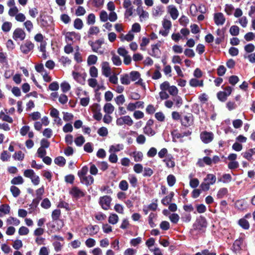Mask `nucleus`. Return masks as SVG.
Wrapping results in <instances>:
<instances>
[{"label": "nucleus", "mask_w": 255, "mask_h": 255, "mask_svg": "<svg viewBox=\"0 0 255 255\" xmlns=\"http://www.w3.org/2000/svg\"><path fill=\"white\" fill-rule=\"evenodd\" d=\"M24 155L21 151H19L17 152H15L13 155V157L18 160H22L24 158Z\"/></svg>", "instance_id": "60"}, {"label": "nucleus", "mask_w": 255, "mask_h": 255, "mask_svg": "<svg viewBox=\"0 0 255 255\" xmlns=\"http://www.w3.org/2000/svg\"><path fill=\"white\" fill-rule=\"evenodd\" d=\"M120 80L121 83L123 85H129L130 81L128 74H123L121 75Z\"/></svg>", "instance_id": "29"}, {"label": "nucleus", "mask_w": 255, "mask_h": 255, "mask_svg": "<svg viewBox=\"0 0 255 255\" xmlns=\"http://www.w3.org/2000/svg\"><path fill=\"white\" fill-rule=\"evenodd\" d=\"M133 122L129 116H125L118 118L116 121V124L118 126H122L123 125H126L128 126H131L133 125Z\"/></svg>", "instance_id": "5"}, {"label": "nucleus", "mask_w": 255, "mask_h": 255, "mask_svg": "<svg viewBox=\"0 0 255 255\" xmlns=\"http://www.w3.org/2000/svg\"><path fill=\"white\" fill-rule=\"evenodd\" d=\"M111 201V197L106 195L100 198L99 203L103 209L108 210L110 208Z\"/></svg>", "instance_id": "4"}, {"label": "nucleus", "mask_w": 255, "mask_h": 255, "mask_svg": "<svg viewBox=\"0 0 255 255\" xmlns=\"http://www.w3.org/2000/svg\"><path fill=\"white\" fill-rule=\"evenodd\" d=\"M20 221L17 218L10 217L6 220V223L7 225H13L14 226H18L20 224Z\"/></svg>", "instance_id": "24"}, {"label": "nucleus", "mask_w": 255, "mask_h": 255, "mask_svg": "<svg viewBox=\"0 0 255 255\" xmlns=\"http://www.w3.org/2000/svg\"><path fill=\"white\" fill-rule=\"evenodd\" d=\"M245 235H242L241 237L237 239L233 245V250L236 253H239L243 249Z\"/></svg>", "instance_id": "3"}, {"label": "nucleus", "mask_w": 255, "mask_h": 255, "mask_svg": "<svg viewBox=\"0 0 255 255\" xmlns=\"http://www.w3.org/2000/svg\"><path fill=\"white\" fill-rule=\"evenodd\" d=\"M240 28L238 26L233 25L230 27V33L233 36H237L239 34Z\"/></svg>", "instance_id": "39"}, {"label": "nucleus", "mask_w": 255, "mask_h": 255, "mask_svg": "<svg viewBox=\"0 0 255 255\" xmlns=\"http://www.w3.org/2000/svg\"><path fill=\"white\" fill-rule=\"evenodd\" d=\"M80 34L75 32H67L65 33V40L67 43H71L76 40H80Z\"/></svg>", "instance_id": "7"}, {"label": "nucleus", "mask_w": 255, "mask_h": 255, "mask_svg": "<svg viewBox=\"0 0 255 255\" xmlns=\"http://www.w3.org/2000/svg\"><path fill=\"white\" fill-rule=\"evenodd\" d=\"M10 212V207L7 204H2L0 206V217L2 216V214H7Z\"/></svg>", "instance_id": "21"}, {"label": "nucleus", "mask_w": 255, "mask_h": 255, "mask_svg": "<svg viewBox=\"0 0 255 255\" xmlns=\"http://www.w3.org/2000/svg\"><path fill=\"white\" fill-rule=\"evenodd\" d=\"M100 110L101 108L99 105L96 104L93 106V111L94 113L93 117L97 121H100L102 119V115L100 112Z\"/></svg>", "instance_id": "13"}, {"label": "nucleus", "mask_w": 255, "mask_h": 255, "mask_svg": "<svg viewBox=\"0 0 255 255\" xmlns=\"http://www.w3.org/2000/svg\"><path fill=\"white\" fill-rule=\"evenodd\" d=\"M89 171V168L87 166H83L81 170L78 172V176L80 179L81 177H83L87 175Z\"/></svg>", "instance_id": "25"}, {"label": "nucleus", "mask_w": 255, "mask_h": 255, "mask_svg": "<svg viewBox=\"0 0 255 255\" xmlns=\"http://www.w3.org/2000/svg\"><path fill=\"white\" fill-rule=\"evenodd\" d=\"M239 166V163L237 161H230L228 164V167L230 169H237Z\"/></svg>", "instance_id": "50"}, {"label": "nucleus", "mask_w": 255, "mask_h": 255, "mask_svg": "<svg viewBox=\"0 0 255 255\" xmlns=\"http://www.w3.org/2000/svg\"><path fill=\"white\" fill-rule=\"evenodd\" d=\"M214 136V134L212 132L204 131L200 133V138L204 143L211 142L213 140Z\"/></svg>", "instance_id": "6"}, {"label": "nucleus", "mask_w": 255, "mask_h": 255, "mask_svg": "<svg viewBox=\"0 0 255 255\" xmlns=\"http://www.w3.org/2000/svg\"><path fill=\"white\" fill-rule=\"evenodd\" d=\"M86 12V9L83 6H79L75 11V14L78 16L84 15Z\"/></svg>", "instance_id": "40"}, {"label": "nucleus", "mask_w": 255, "mask_h": 255, "mask_svg": "<svg viewBox=\"0 0 255 255\" xmlns=\"http://www.w3.org/2000/svg\"><path fill=\"white\" fill-rule=\"evenodd\" d=\"M239 81V78L237 76H231L229 78V82L230 84L233 86L235 85Z\"/></svg>", "instance_id": "54"}, {"label": "nucleus", "mask_w": 255, "mask_h": 255, "mask_svg": "<svg viewBox=\"0 0 255 255\" xmlns=\"http://www.w3.org/2000/svg\"><path fill=\"white\" fill-rule=\"evenodd\" d=\"M102 74L106 77H109L111 74V69L108 62H104L102 64Z\"/></svg>", "instance_id": "14"}, {"label": "nucleus", "mask_w": 255, "mask_h": 255, "mask_svg": "<svg viewBox=\"0 0 255 255\" xmlns=\"http://www.w3.org/2000/svg\"><path fill=\"white\" fill-rule=\"evenodd\" d=\"M216 181V176L213 174H208L204 179V181L208 183L210 185L214 184Z\"/></svg>", "instance_id": "20"}, {"label": "nucleus", "mask_w": 255, "mask_h": 255, "mask_svg": "<svg viewBox=\"0 0 255 255\" xmlns=\"http://www.w3.org/2000/svg\"><path fill=\"white\" fill-rule=\"evenodd\" d=\"M41 206L44 209H48L51 207V202L48 198H45L42 201Z\"/></svg>", "instance_id": "51"}, {"label": "nucleus", "mask_w": 255, "mask_h": 255, "mask_svg": "<svg viewBox=\"0 0 255 255\" xmlns=\"http://www.w3.org/2000/svg\"><path fill=\"white\" fill-rule=\"evenodd\" d=\"M12 23L10 22L6 21L2 24L1 29L4 32H7L10 31Z\"/></svg>", "instance_id": "38"}, {"label": "nucleus", "mask_w": 255, "mask_h": 255, "mask_svg": "<svg viewBox=\"0 0 255 255\" xmlns=\"http://www.w3.org/2000/svg\"><path fill=\"white\" fill-rule=\"evenodd\" d=\"M169 219L173 223H177L179 220V216L177 214H172L169 216Z\"/></svg>", "instance_id": "58"}, {"label": "nucleus", "mask_w": 255, "mask_h": 255, "mask_svg": "<svg viewBox=\"0 0 255 255\" xmlns=\"http://www.w3.org/2000/svg\"><path fill=\"white\" fill-rule=\"evenodd\" d=\"M96 17L94 13L89 14L87 17V23L88 25H93L95 23Z\"/></svg>", "instance_id": "36"}, {"label": "nucleus", "mask_w": 255, "mask_h": 255, "mask_svg": "<svg viewBox=\"0 0 255 255\" xmlns=\"http://www.w3.org/2000/svg\"><path fill=\"white\" fill-rule=\"evenodd\" d=\"M234 9V7L232 4H227L225 5V11L228 15H231Z\"/></svg>", "instance_id": "62"}, {"label": "nucleus", "mask_w": 255, "mask_h": 255, "mask_svg": "<svg viewBox=\"0 0 255 255\" xmlns=\"http://www.w3.org/2000/svg\"><path fill=\"white\" fill-rule=\"evenodd\" d=\"M26 33L24 31L20 28H16L13 33L12 37L15 40L19 39L23 40L25 39Z\"/></svg>", "instance_id": "8"}, {"label": "nucleus", "mask_w": 255, "mask_h": 255, "mask_svg": "<svg viewBox=\"0 0 255 255\" xmlns=\"http://www.w3.org/2000/svg\"><path fill=\"white\" fill-rule=\"evenodd\" d=\"M128 179L132 187H135L136 186L137 179L134 175H129Z\"/></svg>", "instance_id": "48"}, {"label": "nucleus", "mask_w": 255, "mask_h": 255, "mask_svg": "<svg viewBox=\"0 0 255 255\" xmlns=\"http://www.w3.org/2000/svg\"><path fill=\"white\" fill-rule=\"evenodd\" d=\"M104 110L107 114H111L114 111V107L111 103H107L104 106Z\"/></svg>", "instance_id": "28"}, {"label": "nucleus", "mask_w": 255, "mask_h": 255, "mask_svg": "<svg viewBox=\"0 0 255 255\" xmlns=\"http://www.w3.org/2000/svg\"><path fill=\"white\" fill-rule=\"evenodd\" d=\"M80 182L82 184H85L87 186H89L93 184L94 181V177L89 175H87L86 176H84L83 177H81V179H80Z\"/></svg>", "instance_id": "16"}, {"label": "nucleus", "mask_w": 255, "mask_h": 255, "mask_svg": "<svg viewBox=\"0 0 255 255\" xmlns=\"http://www.w3.org/2000/svg\"><path fill=\"white\" fill-rule=\"evenodd\" d=\"M10 191L11 192L13 196L15 198L18 197L20 194V191L19 189L14 185L10 187Z\"/></svg>", "instance_id": "35"}, {"label": "nucleus", "mask_w": 255, "mask_h": 255, "mask_svg": "<svg viewBox=\"0 0 255 255\" xmlns=\"http://www.w3.org/2000/svg\"><path fill=\"white\" fill-rule=\"evenodd\" d=\"M119 187L121 190L125 191L128 189V184L126 180H123L120 181Z\"/></svg>", "instance_id": "44"}, {"label": "nucleus", "mask_w": 255, "mask_h": 255, "mask_svg": "<svg viewBox=\"0 0 255 255\" xmlns=\"http://www.w3.org/2000/svg\"><path fill=\"white\" fill-rule=\"evenodd\" d=\"M70 194L74 197L79 198L85 196L83 191L77 187H73L70 191Z\"/></svg>", "instance_id": "11"}, {"label": "nucleus", "mask_w": 255, "mask_h": 255, "mask_svg": "<svg viewBox=\"0 0 255 255\" xmlns=\"http://www.w3.org/2000/svg\"><path fill=\"white\" fill-rule=\"evenodd\" d=\"M61 215V211L60 210H54L52 213V218L53 220H57L59 219Z\"/></svg>", "instance_id": "61"}, {"label": "nucleus", "mask_w": 255, "mask_h": 255, "mask_svg": "<svg viewBox=\"0 0 255 255\" xmlns=\"http://www.w3.org/2000/svg\"><path fill=\"white\" fill-rule=\"evenodd\" d=\"M207 223L205 217L200 216L197 218L195 222L193 225V229L191 232H196V234H200L205 232L207 227Z\"/></svg>", "instance_id": "1"}, {"label": "nucleus", "mask_w": 255, "mask_h": 255, "mask_svg": "<svg viewBox=\"0 0 255 255\" xmlns=\"http://www.w3.org/2000/svg\"><path fill=\"white\" fill-rule=\"evenodd\" d=\"M23 25L27 31L29 33L31 32L33 29V24L32 22L29 20H27L26 21L25 20L23 23Z\"/></svg>", "instance_id": "27"}, {"label": "nucleus", "mask_w": 255, "mask_h": 255, "mask_svg": "<svg viewBox=\"0 0 255 255\" xmlns=\"http://www.w3.org/2000/svg\"><path fill=\"white\" fill-rule=\"evenodd\" d=\"M98 60V57L95 55H90L87 59V64L89 65L95 64Z\"/></svg>", "instance_id": "31"}, {"label": "nucleus", "mask_w": 255, "mask_h": 255, "mask_svg": "<svg viewBox=\"0 0 255 255\" xmlns=\"http://www.w3.org/2000/svg\"><path fill=\"white\" fill-rule=\"evenodd\" d=\"M228 192V189L226 188H222L219 190L217 196L218 198H222L227 195Z\"/></svg>", "instance_id": "34"}, {"label": "nucleus", "mask_w": 255, "mask_h": 255, "mask_svg": "<svg viewBox=\"0 0 255 255\" xmlns=\"http://www.w3.org/2000/svg\"><path fill=\"white\" fill-rule=\"evenodd\" d=\"M143 132L149 136H153L155 133V132L149 126H145L143 128Z\"/></svg>", "instance_id": "43"}, {"label": "nucleus", "mask_w": 255, "mask_h": 255, "mask_svg": "<svg viewBox=\"0 0 255 255\" xmlns=\"http://www.w3.org/2000/svg\"><path fill=\"white\" fill-rule=\"evenodd\" d=\"M161 45V43L158 42L156 44L151 45L152 52L150 55L156 58H159L161 55V51L159 47Z\"/></svg>", "instance_id": "10"}, {"label": "nucleus", "mask_w": 255, "mask_h": 255, "mask_svg": "<svg viewBox=\"0 0 255 255\" xmlns=\"http://www.w3.org/2000/svg\"><path fill=\"white\" fill-rule=\"evenodd\" d=\"M189 85L193 87H203V81L199 80L196 78H192L189 81Z\"/></svg>", "instance_id": "19"}, {"label": "nucleus", "mask_w": 255, "mask_h": 255, "mask_svg": "<svg viewBox=\"0 0 255 255\" xmlns=\"http://www.w3.org/2000/svg\"><path fill=\"white\" fill-rule=\"evenodd\" d=\"M163 27L169 31L171 27V22L169 20L164 19L162 22Z\"/></svg>", "instance_id": "56"}, {"label": "nucleus", "mask_w": 255, "mask_h": 255, "mask_svg": "<svg viewBox=\"0 0 255 255\" xmlns=\"http://www.w3.org/2000/svg\"><path fill=\"white\" fill-rule=\"evenodd\" d=\"M98 133L101 136H106L108 134V129L105 127H101L98 129Z\"/></svg>", "instance_id": "53"}, {"label": "nucleus", "mask_w": 255, "mask_h": 255, "mask_svg": "<svg viewBox=\"0 0 255 255\" xmlns=\"http://www.w3.org/2000/svg\"><path fill=\"white\" fill-rule=\"evenodd\" d=\"M239 225L244 229L248 230L250 228V224L245 218H242L238 221Z\"/></svg>", "instance_id": "22"}, {"label": "nucleus", "mask_w": 255, "mask_h": 255, "mask_svg": "<svg viewBox=\"0 0 255 255\" xmlns=\"http://www.w3.org/2000/svg\"><path fill=\"white\" fill-rule=\"evenodd\" d=\"M63 120L65 122H68L71 121L73 118V115L69 113L63 112Z\"/></svg>", "instance_id": "64"}, {"label": "nucleus", "mask_w": 255, "mask_h": 255, "mask_svg": "<svg viewBox=\"0 0 255 255\" xmlns=\"http://www.w3.org/2000/svg\"><path fill=\"white\" fill-rule=\"evenodd\" d=\"M19 10L16 6H13V7H11L9 8L8 13L10 16L13 17L15 16L19 12Z\"/></svg>", "instance_id": "47"}, {"label": "nucleus", "mask_w": 255, "mask_h": 255, "mask_svg": "<svg viewBox=\"0 0 255 255\" xmlns=\"http://www.w3.org/2000/svg\"><path fill=\"white\" fill-rule=\"evenodd\" d=\"M74 27L77 29H81L83 27L82 20L79 18H76L74 21Z\"/></svg>", "instance_id": "30"}, {"label": "nucleus", "mask_w": 255, "mask_h": 255, "mask_svg": "<svg viewBox=\"0 0 255 255\" xmlns=\"http://www.w3.org/2000/svg\"><path fill=\"white\" fill-rule=\"evenodd\" d=\"M86 246L88 248H92L95 246L96 241L92 238H89L85 242Z\"/></svg>", "instance_id": "63"}, {"label": "nucleus", "mask_w": 255, "mask_h": 255, "mask_svg": "<svg viewBox=\"0 0 255 255\" xmlns=\"http://www.w3.org/2000/svg\"><path fill=\"white\" fill-rule=\"evenodd\" d=\"M232 180V176L230 174H224L222 179H219V181L224 183H229Z\"/></svg>", "instance_id": "45"}, {"label": "nucleus", "mask_w": 255, "mask_h": 255, "mask_svg": "<svg viewBox=\"0 0 255 255\" xmlns=\"http://www.w3.org/2000/svg\"><path fill=\"white\" fill-rule=\"evenodd\" d=\"M191 134V131H190V130H187L186 131L181 133L177 132L175 131L174 133H173V136L174 138H182L184 136H188L190 135Z\"/></svg>", "instance_id": "23"}, {"label": "nucleus", "mask_w": 255, "mask_h": 255, "mask_svg": "<svg viewBox=\"0 0 255 255\" xmlns=\"http://www.w3.org/2000/svg\"><path fill=\"white\" fill-rule=\"evenodd\" d=\"M132 155L135 162H139L142 160L143 154L141 152L134 151L132 153Z\"/></svg>", "instance_id": "37"}, {"label": "nucleus", "mask_w": 255, "mask_h": 255, "mask_svg": "<svg viewBox=\"0 0 255 255\" xmlns=\"http://www.w3.org/2000/svg\"><path fill=\"white\" fill-rule=\"evenodd\" d=\"M243 157L249 161H251L253 156L255 155V148H250L242 153Z\"/></svg>", "instance_id": "18"}, {"label": "nucleus", "mask_w": 255, "mask_h": 255, "mask_svg": "<svg viewBox=\"0 0 255 255\" xmlns=\"http://www.w3.org/2000/svg\"><path fill=\"white\" fill-rule=\"evenodd\" d=\"M34 47V44L30 40H26L20 46V50L24 54H27L32 51Z\"/></svg>", "instance_id": "2"}, {"label": "nucleus", "mask_w": 255, "mask_h": 255, "mask_svg": "<svg viewBox=\"0 0 255 255\" xmlns=\"http://www.w3.org/2000/svg\"><path fill=\"white\" fill-rule=\"evenodd\" d=\"M124 148V145L122 144H118L116 145H112L110 146L109 152H118Z\"/></svg>", "instance_id": "26"}, {"label": "nucleus", "mask_w": 255, "mask_h": 255, "mask_svg": "<svg viewBox=\"0 0 255 255\" xmlns=\"http://www.w3.org/2000/svg\"><path fill=\"white\" fill-rule=\"evenodd\" d=\"M23 182V179L21 176L15 177L11 180V183L13 185L22 184Z\"/></svg>", "instance_id": "32"}, {"label": "nucleus", "mask_w": 255, "mask_h": 255, "mask_svg": "<svg viewBox=\"0 0 255 255\" xmlns=\"http://www.w3.org/2000/svg\"><path fill=\"white\" fill-rule=\"evenodd\" d=\"M103 43V40L100 39L96 40L94 42L92 41L89 42V45L92 47V50L95 52H98V50L101 48Z\"/></svg>", "instance_id": "17"}, {"label": "nucleus", "mask_w": 255, "mask_h": 255, "mask_svg": "<svg viewBox=\"0 0 255 255\" xmlns=\"http://www.w3.org/2000/svg\"><path fill=\"white\" fill-rule=\"evenodd\" d=\"M119 220L118 216L117 214H113L110 216L109 217L108 221L110 224H116L118 223Z\"/></svg>", "instance_id": "42"}, {"label": "nucleus", "mask_w": 255, "mask_h": 255, "mask_svg": "<svg viewBox=\"0 0 255 255\" xmlns=\"http://www.w3.org/2000/svg\"><path fill=\"white\" fill-rule=\"evenodd\" d=\"M116 103L118 105H123L125 102V98L123 95H120L115 99Z\"/></svg>", "instance_id": "55"}, {"label": "nucleus", "mask_w": 255, "mask_h": 255, "mask_svg": "<svg viewBox=\"0 0 255 255\" xmlns=\"http://www.w3.org/2000/svg\"><path fill=\"white\" fill-rule=\"evenodd\" d=\"M217 97L221 102H225L227 100L228 96L223 91H220L218 93Z\"/></svg>", "instance_id": "57"}, {"label": "nucleus", "mask_w": 255, "mask_h": 255, "mask_svg": "<svg viewBox=\"0 0 255 255\" xmlns=\"http://www.w3.org/2000/svg\"><path fill=\"white\" fill-rule=\"evenodd\" d=\"M29 232V229L24 226L21 227L18 230V234L21 236L26 235Z\"/></svg>", "instance_id": "59"}, {"label": "nucleus", "mask_w": 255, "mask_h": 255, "mask_svg": "<svg viewBox=\"0 0 255 255\" xmlns=\"http://www.w3.org/2000/svg\"><path fill=\"white\" fill-rule=\"evenodd\" d=\"M193 122V117L192 114H188L187 115L184 116L181 120L182 124L185 126L188 127L191 125Z\"/></svg>", "instance_id": "12"}, {"label": "nucleus", "mask_w": 255, "mask_h": 255, "mask_svg": "<svg viewBox=\"0 0 255 255\" xmlns=\"http://www.w3.org/2000/svg\"><path fill=\"white\" fill-rule=\"evenodd\" d=\"M100 19L102 22H106L109 19V16L105 10H102L100 13Z\"/></svg>", "instance_id": "46"}, {"label": "nucleus", "mask_w": 255, "mask_h": 255, "mask_svg": "<svg viewBox=\"0 0 255 255\" xmlns=\"http://www.w3.org/2000/svg\"><path fill=\"white\" fill-rule=\"evenodd\" d=\"M214 19L216 24L217 25H223L225 21V17L221 12H218L214 14Z\"/></svg>", "instance_id": "9"}, {"label": "nucleus", "mask_w": 255, "mask_h": 255, "mask_svg": "<svg viewBox=\"0 0 255 255\" xmlns=\"http://www.w3.org/2000/svg\"><path fill=\"white\" fill-rule=\"evenodd\" d=\"M85 138L82 135L77 137L75 139V143L78 146H81L85 142Z\"/></svg>", "instance_id": "52"}, {"label": "nucleus", "mask_w": 255, "mask_h": 255, "mask_svg": "<svg viewBox=\"0 0 255 255\" xmlns=\"http://www.w3.org/2000/svg\"><path fill=\"white\" fill-rule=\"evenodd\" d=\"M167 8L172 18L174 20L176 19L178 16L179 12L176 7L173 5H170L167 7Z\"/></svg>", "instance_id": "15"}, {"label": "nucleus", "mask_w": 255, "mask_h": 255, "mask_svg": "<svg viewBox=\"0 0 255 255\" xmlns=\"http://www.w3.org/2000/svg\"><path fill=\"white\" fill-rule=\"evenodd\" d=\"M54 162L60 166H63L65 164L66 160L62 156H58L54 159Z\"/></svg>", "instance_id": "33"}, {"label": "nucleus", "mask_w": 255, "mask_h": 255, "mask_svg": "<svg viewBox=\"0 0 255 255\" xmlns=\"http://www.w3.org/2000/svg\"><path fill=\"white\" fill-rule=\"evenodd\" d=\"M15 19L18 22H23L25 21L26 16L23 13L19 12L15 15Z\"/></svg>", "instance_id": "49"}, {"label": "nucleus", "mask_w": 255, "mask_h": 255, "mask_svg": "<svg viewBox=\"0 0 255 255\" xmlns=\"http://www.w3.org/2000/svg\"><path fill=\"white\" fill-rule=\"evenodd\" d=\"M167 181L168 185L170 187H172L176 182V178L173 175L170 174L167 177Z\"/></svg>", "instance_id": "41"}]
</instances>
